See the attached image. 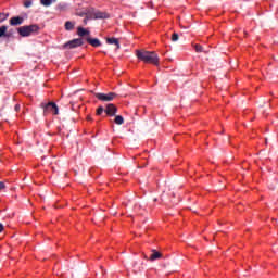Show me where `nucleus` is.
Listing matches in <instances>:
<instances>
[{"mask_svg": "<svg viewBox=\"0 0 278 278\" xmlns=\"http://www.w3.org/2000/svg\"><path fill=\"white\" fill-rule=\"evenodd\" d=\"M136 56L140 62L144 64H153V66H160V56L155 51H144V50H137Z\"/></svg>", "mask_w": 278, "mask_h": 278, "instance_id": "nucleus-1", "label": "nucleus"}, {"mask_svg": "<svg viewBox=\"0 0 278 278\" xmlns=\"http://www.w3.org/2000/svg\"><path fill=\"white\" fill-rule=\"evenodd\" d=\"M39 31H40V26L38 24H30V25L21 26L17 28V34H20L22 38H27L33 34H39Z\"/></svg>", "mask_w": 278, "mask_h": 278, "instance_id": "nucleus-2", "label": "nucleus"}, {"mask_svg": "<svg viewBox=\"0 0 278 278\" xmlns=\"http://www.w3.org/2000/svg\"><path fill=\"white\" fill-rule=\"evenodd\" d=\"M87 17L93 21H99V20L103 21L105 18H110V13L96 10L94 8H89L87 10Z\"/></svg>", "mask_w": 278, "mask_h": 278, "instance_id": "nucleus-3", "label": "nucleus"}, {"mask_svg": "<svg viewBox=\"0 0 278 278\" xmlns=\"http://www.w3.org/2000/svg\"><path fill=\"white\" fill-rule=\"evenodd\" d=\"M41 108L43 109L45 116L49 114H53V116H58V114H60V110L58 109V104H55V102L42 103Z\"/></svg>", "mask_w": 278, "mask_h": 278, "instance_id": "nucleus-4", "label": "nucleus"}, {"mask_svg": "<svg viewBox=\"0 0 278 278\" xmlns=\"http://www.w3.org/2000/svg\"><path fill=\"white\" fill-rule=\"evenodd\" d=\"M77 47H84V39H72L63 45V49H77Z\"/></svg>", "mask_w": 278, "mask_h": 278, "instance_id": "nucleus-5", "label": "nucleus"}, {"mask_svg": "<svg viewBox=\"0 0 278 278\" xmlns=\"http://www.w3.org/2000/svg\"><path fill=\"white\" fill-rule=\"evenodd\" d=\"M96 99L99 101H114L116 99L117 94L114 92H109V93H96L94 94Z\"/></svg>", "mask_w": 278, "mask_h": 278, "instance_id": "nucleus-6", "label": "nucleus"}, {"mask_svg": "<svg viewBox=\"0 0 278 278\" xmlns=\"http://www.w3.org/2000/svg\"><path fill=\"white\" fill-rule=\"evenodd\" d=\"M106 116H116V112H118V108H116L114 104L110 103L106 105L104 110Z\"/></svg>", "mask_w": 278, "mask_h": 278, "instance_id": "nucleus-7", "label": "nucleus"}, {"mask_svg": "<svg viewBox=\"0 0 278 278\" xmlns=\"http://www.w3.org/2000/svg\"><path fill=\"white\" fill-rule=\"evenodd\" d=\"M25 18L22 16H13L10 18L9 23L11 25V27H16L18 25H23Z\"/></svg>", "mask_w": 278, "mask_h": 278, "instance_id": "nucleus-8", "label": "nucleus"}, {"mask_svg": "<svg viewBox=\"0 0 278 278\" xmlns=\"http://www.w3.org/2000/svg\"><path fill=\"white\" fill-rule=\"evenodd\" d=\"M106 45H115L116 49H121V40L116 37H106Z\"/></svg>", "mask_w": 278, "mask_h": 278, "instance_id": "nucleus-9", "label": "nucleus"}, {"mask_svg": "<svg viewBox=\"0 0 278 278\" xmlns=\"http://www.w3.org/2000/svg\"><path fill=\"white\" fill-rule=\"evenodd\" d=\"M86 41L88 42V45H90L91 47H101V40H99L98 38H91V37H87Z\"/></svg>", "mask_w": 278, "mask_h": 278, "instance_id": "nucleus-10", "label": "nucleus"}, {"mask_svg": "<svg viewBox=\"0 0 278 278\" xmlns=\"http://www.w3.org/2000/svg\"><path fill=\"white\" fill-rule=\"evenodd\" d=\"M77 36H79L80 38H84V36H90V30L79 26L77 28Z\"/></svg>", "mask_w": 278, "mask_h": 278, "instance_id": "nucleus-11", "label": "nucleus"}, {"mask_svg": "<svg viewBox=\"0 0 278 278\" xmlns=\"http://www.w3.org/2000/svg\"><path fill=\"white\" fill-rule=\"evenodd\" d=\"M150 262H155V260H162V253L157 252V250H152V254L150 255Z\"/></svg>", "mask_w": 278, "mask_h": 278, "instance_id": "nucleus-12", "label": "nucleus"}, {"mask_svg": "<svg viewBox=\"0 0 278 278\" xmlns=\"http://www.w3.org/2000/svg\"><path fill=\"white\" fill-rule=\"evenodd\" d=\"M65 29H66V31H73V29H75V24L71 21H67L65 23Z\"/></svg>", "mask_w": 278, "mask_h": 278, "instance_id": "nucleus-13", "label": "nucleus"}, {"mask_svg": "<svg viewBox=\"0 0 278 278\" xmlns=\"http://www.w3.org/2000/svg\"><path fill=\"white\" fill-rule=\"evenodd\" d=\"M114 123L115 125H123V123H125V118H123L122 115H117L115 116Z\"/></svg>", "mask_w": 278, "mask_h": 278, "instance_id": "nucleus-14", "label": "nucleus"}, {"mask_svg": "<svg viewBox=\"0 0 278 278\" xmlns=\"http://www.w3.org/2000/svg\"><path fill=\"white\" fill-rule=\"evenodd\" d=\"M7 31H8V26L5 25L0 26V38H5Z\"/></svg>", "mask_w": 278, "mask_h": 278, "instance_id": "nucleus-15", "label": "nucleus"}, {"mask_svg": "<svg viewBox=\"0 0 278 278\" xmlns=\"http://www.w3.org/2000/svg\"><path fill=\"white\" fill-rule=\"evenodd\" d=\"M41 5H45L46 8H49L51 3H53V0H40Z\"/></svg>", "mask_w": 278, "mask_h": 278, "instance_id": "nucleus-16", "label": "nucleus"}, {"mask_svg": "<svg viewBox=\"0 0 278 278\" xmlns=\"http://www.w3.org/2000/svg\"><path fill=\"white\" fill-rule=\"evenodd\" d=\"M8 16H10V13H0V23L8 21Z\"/></svg>", "mask_w": 278, "mask_h": 278, "instance_id": "nucleus-17", "label": "nucleus"}, {"mask_svg": "<svg viewBox=\"0 0 278 278\" xmlns=\"http://www.w3.org/2000/svg\"><path fill=\"white\" fill-rule=\"evenodd\" d=\"M105 112V109L103 106H99L96 111V116H101Z\"/></svg>", "mask_w": 278, "mask_h": 278, "instance_id": "nucleus-18", "label": "nucleus"}, {"mask_svg": "<svg viewBox=\"0 0 278 278\" xmlns=\"http://www.w3.org/2000/svg\"><path fill=\"white\" fill-rule=\"evenodd\" d=\"M194 50H195L197 53H203V46L197 43L194 46Z\"/></svg>", "mask_w": 278, "mask_h": 278, "instance_id": "nucleus-19", "label": "nucleus"}, {"mask_svg": "<svg viewBox=\"0 0 278 278\" xmlns=\"http://www.w3.org/2000/svg\"><path fill=\"white\" fill-rule=\"evenodd\" d=\"M178 40H179V34L174 33V34L172 35V41H173V42H177Z\"/></svg>", "mask_w": 278, "mask_h": 278, "instance_id": "nucleus-20", "label": "nucleus"}, {"mask_svg": "<svg viewBox=\"0 0 278 278\" xmlns=\"http://www.w3.org/2000/svg\"><path fill=\"white\" fill-rule=\"evenodd\" d=\"M14 36V30H9L5 33L4 38H12Z\"/></svg>", "mask_w": 278, "mask_h": 278, "instance_id": "nucleus-21", "label": "nucleus"}, {"mask_svg": "<svg viewBox=\"0 0 278 278\" xmlns=\"http://www.w3.org/2000/svg\"><path fill=\"white\" fill-rule=\"evenodd\" d=\"M31 0H24V8H31Z\"/></svg>", "mask_w": 278, "mask_h": 278, "instance_id": "nucleus-22", "label": "nucleus"}, {"mask_svg": "<svg viewBox=\"0 0 278 278\" xmlns=\"http://www.w3.org/2000/svg\"><path fill=\"white\" fill-rule=\"evenodd\" d=\"M0 190H5V182L0 181Z\"/></svg>", "mask_w": 278, "mask_h": 278, "instance_id": "nucleus-23", "label": "nucleus"}, {"mask_svg": "<svg viewBox=\"0 0 278 278\" xmlns=\"http://www.w3.org/2000/svg\"><path fill=\"white\" fill-rule=\"evenodd\" d=\"M3 229H4L3 224L0 223V233H3Z\"/></svg>", "mask_w": 278, "mask_h": 278, "instance_id": "nucleus-24", "label": "nucleus"}, {"mask_svg": "<svg viewBox=\"0 0 278 278\" xmlns=\"http://www.w3.org/2000/svg\"><path fill=\"white\" fill-rule=\"evenodd\" d=\"M18 110H21V105H20V104H16V105H15V112H18Z\"/></svg>", "mask_w": 278, "mask_h": 278, "instance_id": "nucleus-25", "label": "nucleus"}, {"mask_svg": "<svg viewBox=\"0 0 278 278\" xmlns=\"http://www.w3.org/2000/svg\"><path fill=\"white\" fill-rule=\"evenodd\" d=\"M87 121H92V118H90V116H89V117H87Z\"/></svg>", "mask_w": 278, "mask_h": 278, "instance_id": "nucleus-26", "label": "nucleus"}, {"mask_svg": "<svg viewBox=\"0 0 278 278\" xmlns=\"http://www.w3.org/2000/svg\"><path fill=\"white\" fill-rule=\"evenodd\" d=\"M172 197H175V194H174V193H172Z\"/></svg>", "mask_w": 278, "mask_h": 278, "instance_id": "nucleus-27", "label": "nucleus"}]
</instances>
